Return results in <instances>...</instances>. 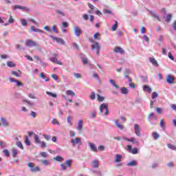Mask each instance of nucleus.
Here are the masks:
<instances>
[{
	"label": "nucleus",
	"instance_id": "f257e3e1",
	"mask_svg": "<svg viewBox=\"0 0 176 176\" xmlns=\"http://www.w3.org/2000/svg\"><path fill=\"white\" fill-rule=\"evenodd\" d=\"M28 166L30 167V171H32V173H38V171H41L39 166L35 167V164L32 162L28 163Z\"/></svg>",
	"mask_w": 176,
	"mask_h": 176
},
{
	"label": "nucleus",
	"instance_id": "ddd939ff",
	"mask_svg": "<svg viewBox=\"0 0 176 176\" xmlns=\"http://www.w3.org/2000/svg\"><path fill=\"white\" fill-rule=\"evenodd\" d=\"M175 79H174V77L171 76L170 75H168L167 76V78H166V82L167 83H168L169 85H173L175 83Z\"/></svg>",
	"mask_w": 176,
	"mask_h": 176
},
{
	"label": "nucleus",
	"instance_id": "09e8293b",
	"mask_svg": "<svg viewBox=\"0 0 176 176\" xmlns=\"http://www.w3.org/2000/svg\"><path fill=\"white\" fill-rule=\"evenodd\" d=\"M96 116H97V112L94 111L91 113V116H90L91 119H94Z\"/></svg>",
	"mask_w": 176,
	"mask_h": 176
},
{
	"label": "nucleus",
	"instance_id": "c756f323",
	"mask_svg": "<svg viewBox=\"0 0 176 176\" xmlns=\"http://www.w3.org/2000/svg\"><path fill=\"white\" fill-rule=\"evenodd\" d=\"M120 91L122 94H125V95L129 94V89L126 87H122L120 89Z\"/></svg>",
	"mask_w": 176,
	"mask_h": 176
},
{
	"label": "nucleus",
	"instance_id": "6ab92c4d",
	"mask_svg": "<svg viewBox=\"0 0 176 176\" xmlns=\"http://www.w3.org/2000/svg\"><path fill=\"white\" fill-rule=\"evenodd\" d=\"M12 154L13 157H16L17 155H19V149L16 148H12Z\"/></svg>",
	"mask_w": 176,
	"mask_h": 176
},
{
	"label": "nucleus",
	"instance_id": "f704fd0d",
	"mask_svg": "<svg viewBox=\"0 0 176 176\" xmlns=\"http://www.w3.org/2000/svg\"><path fill=\"white\" fill-rule=\"evenodd\" d=\"M153 138L155 140H159V138H160V135H159V133H157V132H153Z\"/></svg>",
	"mask_w": 176,
	"mask_h": 176
},
{
	"label": "nucleus",
	"instance_id": "b1692460",
	"mask_svg": "<svg viewBox=\"0 0 176 176\" xmlns=\"http://www.w3.org/2000/svg\"><path fill=\"white\" fill-rule=\"evenodd\" d=\"M98 163V160H94V161H92V167H94V168H98L100 166Z\"/></svg>",
	"mask_w": 176,
	"mask_h": 176
},
{
	"label": "nucleus",
	"instance_id": "9b49d317",
	"mask_svg": "<svg viewBox=\"0 0 176 176\" xmlns=\"http://www.w3.org/2000/svg\"><path fill=\"white\" fill-rule=\"evenodd\" d=\"M76 129L78 130V131L82 132V130H83V120H78Z\"/></svg>",
	"mask_w": 176,
	"mask_h": 176
},
{
	"label": "nucleus",
	"instance_id": "c9c22d12",
	"mask_svg": "<svg viewBox=\"0 0 176 176\" xmlns=\"http://www.w3.org/2000/svg\"><path fill=\"white\" fill-rule=\"evenodd\" d=\"M54 160H56V162H63L64 158L60 155H57L56 157H54Z\"/></svg>",
	"mask_w": 176,
	"mask_h": 176
},
{
	"label": "nucleus",
	"instance_id": "69168bd1",
	"mask_svg": "<svg viewBox=\"0 0 176 176\" xmlns=\"http://www.w3.org/2000/svg\"><path fill=\"white\" fill-rule=\"evenodd\" d=\"M130 72H131L130 69H125L124 71V75H129Z\"/></svg>",
	"mask_w": 176,
	"mask_h": 176
},
{
	"label": "nucleus",
	"instance_id": "bf43d9fd",
	"mask_svg": "<svg viewBox=\"0 0 176 176\" xmlns=\"http://www.w3.org/2000/svg\"><path fill=\"white\" fill-rule=\"evenodd\" d=\"M131 150H132V146H131V145H128V146H126V151H127V152H129V153H131Z\"/></svg>",
	"mask_w": 176,
	"mask_h": 176
},
{
	"label": "nucleus",
	"instance_id": "4be33fe9",
	"mask_svg": "<svg viewBox=\"0 0 176 176\" xmlns=\"http://www.w3.org/2000/svg\"><path fill=\"white\" fill-rule=\"evenodd\" d=\"M164 19H165V21H166V23H170L171 21V19H173V14H168L164 16Z\"/></svg>",
	"mask_w": 176,
	"mask_h": 176
},
{
	"label": "nucleus",
	"instance_id": "a18cd8bd",
	"mask_svg": "<svg viewBox=\"0 0 176 176\" xmlns=\"http://www.w3.org/2000/svg\"><path fill=\"white\" fill-rule=\"evenodd\" d=\"M131 153H132L133 155H137V153H138V148H132V150L131 151Z\"/></svg>",
	"mask_w": 176,
	"mask_h": 176
},
{
	"label": "nucleus",
	"instance_id": "603ef678",
	"mask_svg": "<svg viewBox=\"0 0 176 176\" xmlns=\"http://www.w3.org/2000/svg\"><path fill=\"white\" fill-rule=\"evenodd\" d=\"M116 28H118V21H116V23L112 26V31H116Z\"/></svg>",
	"mask_w": 176,
	"mask_h": 176
},
{
	"label": "nucleus",
	"instance_id": "58836bf2",
	"mask_svg": "<svg viewBox=\"0 0 176 176\" xmlns=\"http://www.w3.org/2000/svg\"><path fill=\"white\" fill-rule=\"evenodd\" d=\"M25 143L26 144V145H28V146H30V145H31V142L30 141V139L28 138V136H25Z\"/></svg>",
	"mask_w": 176,
	"mask_h": 176
},
{
	"label": "nucleus",
	"instance_id": "a211bd4d",
	"mask_svg": "<svg viewBox=\"0 0 176 176\" xmlns=\"http://www.w3.org/2000/svg\"><path fill=\"white\" fill-rule=\"evenodd\" d=\"M50 60L52 61V63H55V64H58V65H63V63L58 60L56 58L52 57L50 58Z\"/></svg>",
	"mask_w": 176,
	"mask_h": 176
},
{
	"label": "nucleus",
	"instance_id": "393cba45",
	"mask_svg": "<svg viewBox=\"0 0 176 176\" xmlns=\"http://www.w3.org/2000/svg\"><path fill=\"white\" fill-rule=\"evenodd\" d=\"M122 156L121 155L117 154L116 155V160H115V163H120L122 159Z\"/></svg>",
	"mask_w": 176,
	"mask_h": 176
},
{
	"label": "nucleus",
	"instance_id": "0eeeda50",
	"mask_svg": "<svg viewBox=\"0 0 176 176\" xmlns=\"http://www.w3.org/2000/svg\"><path fill=\"white\" fill-rule=\"evenodd\" d=\"M14 9H19L20 10H24L25 12H30L31 9H30L29 8L27 7H24L23 6H19V5H15L14 6Z\"/></svg>",
	"mask_w": 176,
	"mask_h": 176
},
{
	"label": "nucleus",
	"instance_id": "423d86ee",
	"mask_svg": "<svg viewBox=\"0 0 176 176\" xmlns=\"http://www.w3.org/2000/svg\"><path fill=\"white\" fill-rule=\"evenodd\" d=\"M134 131L135 134L137 135V137H141V129L140 128V125H138V124H135Z\"/></svg>",
	"mask_w": 176,
	"mask_h": 176
},
{
	"label": "nucleus",
	"instance_id": "473e14b6",
	"mask_svg": "<svg viewBox=\"0 0 176 176\" xmlns=\"http://www.w3.org/2000/svg\"><path fill=\"white\" fill-rule=\"evenodd\" d=\"M8 67H10V68H14L16 67V64L13 63L12 61H8L7 63Z\"/></svg>",
	"mask_w": 176,
	"mask_h": 176
},
{
	"label": "nucleus",
	"instance_id": "4468645a",
	"mask_svg": "<svg viewBox=\"0 0 176 176\" xmlns=\"http://www.w3.org/2000/svg\"><path fill=\"white\" fill-rule=\"evenodd\" d=\"M104 109H105V110L108 109V104L102 103L100 106L99 110H100V113H102V112L104 111Z\"/></svg>",
	"mask_w": 176,
	"mask_h": 176
},
{
	"label": "nucleus",
	"instance_id": "2eb2a0df",
	"mask_svg": "<svg viewBox=\"0 0 176 176\" xmlns=\"http://www.w3.org/2000/svg\"><path fill=\"white\" fill-rule=\"evenodd\" d=\"M80 58H81L82 63L84 65L89 64V59H87V58L85 55L81 54Z\"/></svg>",
	"mask_w": 176,
	"mask_h": 176
},
{
	"label": "nucleus",
	"instance_id": "7c9ffc66",
	"mask_svg": "<svg viewBox=\"0 0 176 176\" xmlns=\"http://www.w3.org/2000/svg\"><path fill=\"white\" fill-rule=\"evenodd\" d=\"M46 94L50 96V97H53L54 98H57V94H54L50 91H46Z\"/></svg>",
	"mask_w": 176,
	"mask_h": 176
},
{
	"label": "nucleus",
	"instance_id": "cd10ccee",
	"mask_svg": "<svg viewBox=\"0 0 176 176\" xmlns=\"http://www.w3.org/2000/svg\"><path fill=\"white\" fill-rule=\"evenodd\" d=\"M131 142L133 144L140 145V142L137 140L134 137L131 138Z\"/></svg>",
	"mask_w": 176,
	"mask_h": 176
},
{
	"label": "nucleus",
	"instance_id": "c85d7f7f",
	"mask_svg": "<svg viewBox=\"0 0 176 176\" xmlns=\"http://www.w3.org/2000/svg\"><path fill=\"white\" fill-rule=\"evenodd\" d=\"M115 124L118 127V129H120V130H123V129H124V126L123 125L119 124L118 120H115Z\"/></svg>",
	"mask_w": 176,
	"mask_h": 176
},
{
	"label": "nucleus",
	"instance_id": "5fc2aeb1",
	"mask_svg": "<svg viewBox=\"0 0 176 176\" xmlns=\"http://www.w3.org/2000/svg\"><path fill=\"white\" fill-rule=\"evenodd\" d=\"M3 153H4V155H5L6 156H7V157L10 156V153H9V151H8V149H4V150L3 151Z\"/></svg>",
	"mask_w": 176,
	"mask_h": 176
},
{
	"label": "nucleus",
	"instance_id": "6e6552de",
	"mask_svg": "<svg viewBox=\"0 0 176 176\" xmlns=\"http://www.w3.org/2000/svg\"><path fill=\"white\" fill-rule=\"evenodd\" d=\"M74 30L76 36H80L82 35V29L79 26H75Z\"/></svg>",
	"mask_w": 176,
	"mask_h": 176
},
{
	"label": "nucleus",
	"instance_id": "8fccbe9b",
	"mask_svg": "<svg viewBox=\"0 0 176 176\" xmlns=\"http://www.w3.org/2000/svg\"><path fill=\"white\" fill-rule=\"evenodd\" d=\"M103 13L104 14H112V11H111L110 10H108V9H105L103 10Z\"/></svg>",
	"mask_w": 176,
	"mask_h": 176
},
{
	"label": "nucleus",
	"instance_id": "20e7f679",
	"mask_svg": "<svg viewBox=\"0 0 176 176\" xmlns=\"http://www.w3.org/2000/svg\"><path fill=\"white\" fill-rule=\"evenodd\" d=\"M70 142L73 146H75L76 145H77V144H82L80 138H76L74 139L72 138L71 139Z\"/></svg>",
	"mask_w": 176,
	"mask_h": 176
},
{
	"label": "nucleus",
	"instance_id": "1a4fd4ad",
	"mask_svg": "<svg viewBox=\"0 0 176 176\" xmlns=\"http://www.w3.org/2000/svg\"><path fill=\"white\" fill-rule=\"evenodd\" d=\"M114 53H119L120 54H124V50L123 48L116 46L113 50Z\"/></svg>",
	"mask_w": 176,
	"mask_h": 176
},
{
	"label": "nucleus",
	"instance_id": "052dcab7",
	"mask_svg": "<svg viewBox=\"0 0 176 176\" xmlns=\"http://www.w3.org/2000/svg\"><path fill=\"white\" fill-rule=\"evenodd\" d=\"M11 74L12 75H14V76H16V78H20V75H19V74H17V72L14 71H12Z\"/></svg>",
	"mask_w": 176,
	"mask_h": 176
},
{
	"label": "nucleus",
	"instance_id": "79ce46f5",
	"mask_svg": "<svg viewBox=\"0 0 176 176\" xmlns=\"http://www.w3.org/2000/svg\"><path fill=\"white\" fill-rule=\"evenodd\" d=\"M109 82L114 87H116V89H119V85H116L113 80H109Z\"/></svg>",
	"mask_w": 176,
	"mask_h": 176
},
{
	"label": "nucleus",
	"instance_id": "3c124183",
	"mask_svg": "<svg viewBox=\"0 0 176 176\" xmlns=\"http://www.w3.org/2000/svg\"><path fill=\"white\" fill-rule=\"evenodd\" d=\"M168 148H169V149H172L173 151H176V146L171 144H168Z\"/></svg>",
	"mask_w": 176,
	"mask_h": 176
},
{
	"label": "nucleus",
	"instance_id": "4d7b16f0",
	"mask_svg": "<svg viewBox=\"0 0 176 176\" xmlns=\"http://www.w3.org/2000/svg\"><path fill=\"white\" fill-rule=\"evenodd\" d=\"M13 23H14V20L13 19V16H10V19L8 20V23L9 24H13Z\"/></svg>",
	"mask_w": 176,
	"mask_h": 176
},
{
	"label": "nucleus",
	"instance_id": "a19ab883",
	"mask_svg": "<svg viewBox=\"0 0 176 176\" xmlns=\"http://www.w3.org/2000/svg\"><path fill=\"white\" fill-rule=\"evenodd\" d=\"M43 137H44V138H45V140H46V141H50V140H52V136L50 135L44 134V135H43Z\"/></svg>",
	"mask_w": 176,
	"mask_h": 176
},
{
	"label": "nucleus",
	"instance_id": "f8f14e48",
	"mask_svg": "<svg viewBox=\"0 0 176 176\" xmlns=\"http://www.w3.org/2000/svg\"><path fill=\"white\" fill-rule=\"evenodd\" d=\"M0 120L1 122V125L3 127H8V126H10L9 122H8V120L6 118H3L1 117L0 118Z\"/></svg>",
	"mask_w": 176,
	"mask_h": 176
},
{
	"label": "nucleus",
	"instance_id": "6e6d98bb",
	"mask_svg": "<svg viewBox=\"0 0 176 176\" xmlns=\"http://www.w3.org/2000/svg\"><path fill=\"white\" fill-rule=\"evenodd\" d=\"M52 30L55 34H58V30H57V27L56 26V25L52 26Z\"/></svg>",
	"mask_w": 176,
	"mask_h": 176
},
{
	"label": "nucleus",
	"instance_id": "bb28decb",
	"mask_svg": "<svg viewBox=\"0 0 176 176\" xmlns=\"http://www.w3.org/2000/svg\"><path fill=\"white\" fill-rule=\"evenodd\" d=\"M143 90L144 91H147L148 93H152V88L148 85H144Z\"/></svg>",
	"mask_w": 176,
	"mask_h": 176
},
{
	"label": "nucleus",
	"instance_id": "e433bc0d",
	"mask_svg": "<svg viewBox=\"0 0 176 176\" xmlns=\"http://www.w3.org/2000/svg\"><path fill=\"white\" fill-rule=\"evenodd\" d=\"M41 164L43 166H50V162L48 160H44L41 161Z\"/></svg>",
	"mask_w": 176,
	"mask_h": 176
},
{
	"label": "nucleus",
	"instance_id": "39448f33",
	"mask_svg": "<svg viewBox=\"0 0 176 176\" xmlns=\"http://www.w3.org/2000/svg\"><path fill=\"white\" fill-rule=\"evenodd\" d=\"M25 45L28 46V47H34V46H38V44L36 42L32 40H27L25 42Z\"/></svg>",
	"mask_w": 176,
	"mask_h": 176
},
{
	"label": "nucleus",
	"instance_id": "dca6fc26",
	"mask_svg": "<svg viewBox=\"0 0 176 176\" xmlns=\"http://www.w3.org/2000/svg\"><path fill=\"white\" fill-rule=\"evenodd\" d=\"M30 31L32 32H41L43 33V30L39 29V28H36L35 26H31L30 27Z\"/></svg>",
	"mask_w": 176,
	"mask_h": 176
},
{
	"label": "nucleus",
	"instance_id": "5701e85b",
	"mask_svg": "<svg viewBox=\"0 0 176 176\" xmlns=\"http://www.w3.org/2000/svg\"><path fill=\"white\" fill-rule=\"evenodd\" d=\"M138 163H137V161L135 160H133V161H131L130 162H129L127 164V166H129V167H135V166H138Z\"/></svg>",
	"mask_w": 176,
	"mask_h": 176
},
{
	"label": "nucleus",
	"instance_id": "aec40b11",
	"mask_svg": "<svg viewBox=\"0 0 176 176\" xmlns=\"http://www.w3.org/2000/svg\"><path fill=\"white\" fill-rule=\"evenodd\" d=\"M16 146H18V148H20V149H22V150L24 149L23 143H21V142L19 140V138H16Z\"/></svg>",
	"mask_w": 176,
	"mask_h": 176
},
{
	"label": "nucleus",
	"instance_id": "4c0bfd02",
	"mask_svg": "<svg viewBox=\"0 0 176 176\" xmlns=\"http://www.w3.org/2000/svg\"><path fill=\"white\" fill-rule=\"evenodd\" d=\"M34 141L36 144H41V140H39V135H34Z\"/></svg>",
	"mask_w": 176,
	"mask_h": 176
},
{
	"label": "nucleus",
	"instance_id": "338daca9",
	"mask_svg": "<svg viewBox=\"0 0 176 176\" xmlns=\"http://www.w3.org/2000/svg\"><path fill=\"white\" fill-rule=\"evenodd\" d=\"M15 83H16V86H19V87H20V86H24V84H23L22 82H21L20 81H19V80H16V81L15 82Z\"/></svg>",
	"mask_w": 176,
	"mask_h": 176
},
{
	"label": "nucleus",
	"instance_id": "774afa93",
	"mask_svg": "<svg viewBox=\"0 0 176 176\" xmlns=\"http://www.w3.org/2000/svg\"><path fill=\"white\" fill-rule=\"evenodd\" d=\"M62 27H63V28H67L68 27V23L63 22L62 23Z\"/></svg>",
	"mask_w": 176,
	"mask_h": 176
},
{
	"label": "nucleus",
	"instance_id": "9d476101",
	"mask_svg": "<svg viewBox=\"0 0 176 176\" xmlns=\"http://www.w3.org/2000/svg\"><path fill=\"white\" fill-rule=\"evenodd\" d=\"M95 49L97 50L96 54H100V50L101 49V47L100 46V44H98V43H96L95 44L92 45V50H94Z\"/></svg>",
	"mask_w": 176,
	"mask_h": 176
},
{
	"label": "nucleus",
	"instance_id": "72a5a7b5",
	"mask_svg": "<svg viewBox=\"0 0 176 176\" xmlns=\"http://www.w3.org/2000/svg\"><path fill=\"white\" fill-rule=\"evenodd\" d=\"M23 102H25L28 104V105H30V107H34L35 105V103L34 102H31L30 100H24Z\"/></svg>",
	"mask_w": 176,
	"mask_h": 176
},
{
	"label": "nucleus",
	"instance_id": "f3484780",
	"mask_svg": "<svg viewBox=\"0 0 176 176\" xmlns=\"http://www.w3.org/2000/svg\"><path fill=\"white\" fill-rule=\"evenodd\" d=\"M89 147L92 152H98L97 146H96V144L94 143L90 142L89 143Z\"/></svg>",
	"mask_w": 176,
	"mask_h": 176
},
{
	"label": "nucleus",
	"instance_id": "e2e57ef3",
	"mask_svg": "<svg viewBox=\"0 0 176 176\" xmlns=\"http://www.w3.org/2000/svg\"><path fill=\"white\" fill-rule=\"evenodd\" d=\"M52 124H58V125L60 124V123H58V120H57V119H53L52 120Z\"/></svg>",
	"mask_w": 176,
	"mask_h": 176
},
{
	"label": "nucleus",
	"instance_id": "f03ea898",
	"mask_svg": "<svg viewBox=\"0 0 176 176\" xmlns=\"http://www.w3.org/2000/svg\"><path fill=\"white\" fill-rule=\"evenodd\" d=\"M50 38H52L53 41H56V42L60 45H65V41L60 37H54L53 35H50Z\"/></svg>",
	"mask_w": 176,
	"mask_h": 176
},
{
	"label": "nucleus",
	"instance_id": "ea45409f",
	"mask_svg": "<svg viewBox=\"0 0 176 176\" xmlns=\"http://www.w3.org/2000/svg\"><path fill=\"white\" fill-rule=\"evenodd\" d=\"M65 164H66V166H67V167H71V166L72 164V160H66L65 162Z\"/></svg>",
	"mask_w": 176,
	"mask_h": 176
},
{
	"label": "nucleus",
	"instance_id": "c03bdc74",
	"mask_svg": "<svg viewBox=\"0 0 176 176\" xmlns=\"http://www.w3.org/2000/svg\"><path fill=\"white\" fill-rule=\"evenodd\" d=\"M21 23L23 27H27L28 23H27V21L25 19H21Z\"/></svg>",
	"mask_w": 176,
	"mask_h": 176
},
{
	"label": "nucleus",
	"instance_id": "864d4df0",
	"mask_svg": "<svg viewBox=\"0 0 176 176\" xmlns=\"http://www.w3.org/2000/svg\"><path fill=\"white\" fill-rule=\"evenodd\" d=\"M67 123L69 124V126H72V122H71L73 119L72 117H67Z\"/></svg>",
	"mask_w": 176,
	"mask_h": 176
},
{
	"label": "nucleus",
	"instance_id": "de8ad7c7",
	"mask_svg": "<svg viewBox=\"0 0 176 176\" xmlns=\"http://www.w3.org/2000/svg\"><path fill=\"white\" fill-rule=\"evenodd\" d=\"M73 75L76 79H80V78H82V75L79 73H73Z\"/></svg>",
	"mask_w": 176,
	"mask_h": 176
},
{
	"label": "nucleus",
	"instance_id": "49530a36",
	"mask_svg": "<svg viewBox=\"0 0 176 176\" xmlns=\"http://www.w3.org/2000/svg\"><path fill=\"white\" fill-rule=\"evenodd\" d=\"M40 156L41 157H47L49 156V154H47V153L46 152H41L40 153Z\"/></svg>",
	"mask_w": 176,
	"mask_h": 176
},
{
	"label": "nucleus",
	"instance_id": "a878e982",
	"mask_svg": "<svg viewBox=\"0 0 176 176\" xmlns=\"http://www.w3.org/2000/svg\"><path fill=\"white\" fill-rule=\"evenodd\" d=\"M150 63L153 64V65H155V67H157L159 65L157 64V60L155 59V58H149Z\"/></svg>",
	"mask_w": 176,
	"mask_h": 176
},
{
	"label": "nucleus",
	"instance_id": "412c9836",
	"mask_svg": "<svg viewBox=\"0 0 176 176\" xmlns=\"http://www.w3.org/2000/svg\"><path fill=\"white\" fill-rule=\"evenodd\" d=\"M56 12L58 14V17H65V12L61 10H56Z\"/></svg>",
	"mask_w": 176,
	"mask_h": 176
},
{
	"label": "nucleus",
	"instance_id": "13d9d810",
	"mask_svg": "<svg viewBox=\"0 0 176 176\" xmlns=\"http://www.w3.org/2000/svg\"><path fill=\"white\" fill-rule=\"evenodd\" d=\"M89 98L91 100H96V92H92L91 96H89Z\"/></svg>",
	"mask_w": 176,
	"mask_h": 176
},
{
	"label": "nucleus",
	"instance_id": "2f4dec72",
	"mask_svg": "<svg viewBox=\"0 0 176 176\" xmlns=\"http://www.w3.org/2000/svg\"><path fill=\"white\" fill-rule=\"evenodd\" d=\"M66 94L67 96H71L72 97H75V92H74L72 90H67L66 91Z\"/></svg>",
	"mask_w": 176,
	"mask_h": 176
},
{
	"label": "nucleus",
	"instance_id": "680f3d73",
	"mask_svg": "<svg viewBox=\"0 0 176 176\" xmlns=\"http://www.w3.org/2000/svg\"><path fill=\"white\" fill-rule=\"evenodd\" d=\"M158 96H159V94H157V92H153L151 97L153 99H155V98H157V97Z\"/></svg>",
	"mask_w": 176,
	"mask_h": 176
},
{
	"label": "nucleus",
	"instance_id": "0e129e2a",
	"mask_svg": "<svg viewBox=\"0 0 176 176\" xmlns=\"http://www.w3.org/2000/svg\"><path fill=\"white\" fill-rule=\"evenodd\" d=\"M69 134H70V137L72 138H74L75 137V135H76V133H75V131H70Z\"/></svg>",
	"mask_w": 176,
	"mask_h": 176
},
{
	"label": "nucleus",
	"instance_id": "7ed1b4c3",
	"mask_svg": "<svg viewBox=\"0 0 176 176\" xmlns=\"http://www.w3.org/2000/svg\"><path fill=\"white\" fill-rule=\"evenodd\" d=\"M148 11L149 12L151 17H153L155 21H162V19L160 18L159 14L155 13V12L150 10H148Z\"/></svg>",
	"mask_w": 176,
	"mask_h": 176
},
{
	"label": "nucleus",
	"instance_id": "37998d69",
	"mask_svg": "<svg viewBox=\"0 0 176 176\" xmlns=\"http://www.w3.org/2000/svg\"><path fill=\"white\" fill-rule=\"evenodd\" d=\"M97 97H98V101H99L100 102H102V101L105 100V98L103 96H101L99 94L97 95Z\"/></svg>",
	"mask_w": 176,
	"mask_h": 176
}]
</instances>
